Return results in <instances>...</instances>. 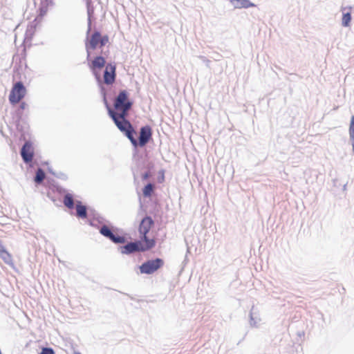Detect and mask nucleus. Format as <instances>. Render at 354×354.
Returning a JSON list of instances; mask_svg holds the SVG:
<instances>
[{
    "label": "nucleus",
    "mask_w": 354,
    "mask_h": 354,
    "mask_svg": "<svg viewBox=\"0 0 354 354\" xmlns=\"http://www.w3.org/2000/svg\"><path fill=\"white\" fill-rule=\"evenodd\" d=\"M45 178V173L41 169H38L36 172V176L35 178V181L37 183H41Z\"/></svg>",
    "instance_id": "obj_16"
},
{
    "label": "nucleus",
    "mask_w": 354,
    "mask_h": 354,
    "mask_svg": "<svg viewBox=\"0 0 354 354\" xmlns=\"http://www.w3.org/2000/svg\"><path fill=\"white\" fill-rule=\"evenodd\" d=\"M120 252L124 254H129L135 252H144L143 250L141 249V246L140 245L138 241L131 242L128 244L121 247Z\"/></svg>",
    "instance_id": "obj_11"
},
{
    "label": "nucleus",
    "mask_w": 354,
    "mask_h": 354,
    "mask_svg": "<svg viewBox=\"0 0 354 354\" xmlns=\"http://www.w3.org/2000/svg\"><path fill=\"white\" fill-rule=\"evenodd\" d=\"M26 104L25 102H21L20 104V109L21 110H24L26 109Z\"/></svg>",
    "instance_id": "obj_23"
},
{
    "label": "nucleus",
    "mask_w": 354,
    "mask_h": 354,
    "mask_svg": "<svg viewBox=\"0 0 354 354\" xmlns=\"http://www.w3.org/2000/svg\"><path fill=\"white\" fill-rule=\"evenodd\" d=\"M26 88L21 82L15 83L9 94V101L12 104L19 103L26 95Z\"/></svg>",
    "instance_id": "obj_4"
},
{
    "label": "nucleus",
    "mask_w": 354,
    "mask_h": 354,
    "mask_svg": "<svg viewBox=\"0 0 354 354\" xmlns=\"http://www.w3.org/2000/svg\"><path fill=\"white\" fill-rule=\"evenodd\" d=\"M6 250L4 245H3L2 241L0 240V253L2 252V251Z\"/></svg>",
    "instance_id": "obj_22"
},
{
    "label": "nucleus",
    "mask_w": 354,
    "mask_h": 354,
    "mask_svg": "<svg viewBox=\"0 0 354 354\" xmlns=\"http://www.w3.org/2000/svg\"><path fill=\"white\" fill-rule=\"evenodd\" d=\"M109 38L108 35H105L102 36L100 32H94L86 43L87 56H90V50H95L98 46L102 47L109 42Z\"/></svg>",
    "instance_id": "obj_3"
},
{
    "label": "nucleus",
    "mask_w": 354,
    "mask_h": 354,
    "mask_svg": "<svg viewBox=\"0 0 354 354\" xmlns=\"http://www.w3.org/2000/svg\"><path fill=\"white\" fill-rule=\"evenodd\" d=\"M351 20V16L350 12H346L343 15L342 17V25L344 26H348Z\"/></svg>",
    "instance_id": "obj_18"
},
{
    "label": "nucleus",
    "mask_w": 354,
    "mask_h": 354,
    "mask_svg": "<svg viewBox=\"0 0 354 354\" xmlns=\"http://www.w3.org/2000/svg\"><path fill=\"white\" fill-rule=\"evenodd\" d=\"M105 64L106 60L103 57L97 56L91 62L90 68L98 83L111 85L115 81L116 67L111 64L105 66Z\"/></svg>",
    "instance_id": "obj_2"
},
{
    "label": "nucleus",
    "mask_w": 354,
    "mask_h": 354,
    "mask_svg": "<svg viewBox=\"0 0 354 354\" xmlns=\"http://www.w3.org/2000/svg\"><path fill=\"white\" fill-rule=\"evenodd\" d=\"M158 181L162 183L165 181V174L163 171H160V176L158 178Z\"/></svg>",
    "instance_id": "obj_20"
},
{
    "label": "nucleus",
    "mask_w": 354,
    "mask_h": 354,
    "mask_svg": "<svg viewBox=\"0 0 354 354\" xmlns=\"http://www.w3.org/2000/svg\"><path fill=\"white\" fill-rule=\"evenodd\" d=\"M21 155L24 161L26 163L30 162L34 156V148L30 142H26L21 150Z\"/></svg>",
    "instance_id": "obj_9"
},
{
    "label": "nucleus",
    "mask_w": 354,
    "mask_h": 354,
    "mask_svg": "<svg viewBox=\"0 0 354 354\" xmlns=\"http://www.w3.org/2000/svg\"><path fill=\"white\" fill-rule=\"evenodd\" d=\"M154 226V221L150 216L143 218L138 227L139 234H150V231Z\"/></svg>",
    "instance_id": "obj_8"
},
{
    "label": "nucleus",
    "mask_w": 354,
    "mask_h": 354,
    "mask_svg": "<svg viewBox=\"0 0 354 354\" xmlns=\"http://www.w3.org/2000/svg\"><path fill=\"white\" fill-rule=\"evenodd\" d=\"M151 136H152L151 128L148 125L142 127L140 129L138 141L136 140L137 145L136 147L145 146L147 145V143L149 141V140L151 138Z\"/></svg>",
    "instance_id": "obj_7"
},
{
    "label": "nucleus",
    "mask_w": 354,
    "mask_h": 354,
    "mask_svg": "<svg viewBox=\"0 0 354 354\" xmlns=\"http://www.w3.org/2000/svg\"><path fill=\"white\" fill-rule=\"evenodd\" d=\"M40 354H55V353L51 348L43 347Z\"/></svg>",
    "instance_id": "obj_19"
},
{
    "label": "nucleus",
    "mask_w": 354,
    "mask_h": 354,
    "mask_svg": "<svg viewBox=\"0 0 354 354\" xmlns=\"http://www.w3.org/2000/svg\"><path fill=\"white\" fill-rule=\"evenodd\" d=\"M164 265V261L160 258L149 260L142 263L140 267L141 273L147 274H153Z\"/></svg>",
    "instance_id": "obj_5"
},
{
    "label": "nucleus",
    "mask_w": 354,
    "mask_h": 354,
    "mask_svg": "<svg viewBox=\"0 0 354 354\" xmlns=\"http://www.w3.org/2000/svg\"><path fill=\"white\" fill-rule=\"evenodd\" d=\"M149 177V174L148 173H146L145 174H144L143 176V178L144 179H147Z\"/></svg>",
    "instance_id": "obj_24"
},
{
    "label": "nucleus",
    "mask_w": 354,
    "mask_h": 354,
    "mask_svg": "<svg viewBox=\"0 0 354 354\" xmlns=\"http://www.w3.org/2000/svg\"><path fill=\"white\" fill-rule=\"evenodd\" d=\"M230 1L235 8H248L255 6V4L249 0H230Z\"/></svg>",
    "instance_id": "obj_12"
},
{
    "label": "nucleus",
    "mask_w": 354,
    "mask_h": 354,
    "mask_svg": "<svg viewBox=\"0 0 354 354\" xmlns=\"http://www.w3.org/2000/svg\"><path fill=\"white\" fill-rule=\"evenodd\" d=\"M140 240L138 241L141 249L144 252L150 250L153 248L156 244V239L153 235L151 234H139Z\"/></svg>",
    "instance_id": "obj_6"
},
{
    "label": "nucleus",
    "mask_w": 354,
    "mask_h": 354,
    "mask_svg": "<svg viewBox=\"0 0 354 354\" xmlns=\"http://www.w3.org/2000/svg\"><path fill=\"white\" fill-rule=\"evenodd\" d=\"M46 13V9L45 8H40L39 9V16L41 18Z\"/></svg>",
    "instance_id": "obj_21"
},
{
    "label": "nucleus",
    "mask_w": 354,
    "mask_h": 354,
    "mask_svg": "<svg viewBox=\"0 0 354 354\" xmlns=\"http://www.w3.org/2000/svg\"><path fill=\"white\" fill-rule=\"evenodd\" d=\"M0 257L8 265L13 264L12 255L6 250L0 253Z\"/></svg>",
    "instance_id": "obj_15"
},
{
    "label": "nucleus",
    "mask_w": 354,
    "mask_h": 354,
    "mask_svg": "<svg viewBox=\"0 0 354 354\" xmlns=\"http://www.w3.org/2000/svg\"><path fill=\"white\" fill-rule=\"evenodd\" d=\"M77 216L80 218H86L87 217V212L86 206L82 205L80 201L76 204Z\"/></svg>",
    "instance_id": "obj_13"
},
{
    "label": "nucleus",
    "mask_w": 354,
    "mask_h": 354,
    "mask_svg": "<svg viewBox=\"0 0 354 354\" xmlns=\"http://www.w3.org/2000/svg\"><path fill=\"white\" fill-rule=\"evenodd\" d=\"M63 203L66 207L69 209H73L74 207V200L73 195L71 194H66L63 199Z\"/></svg>",
    "instance_id": "obj_14"
},
{
    "label": "nucleus",
    "mask_w": 354,
    "mask_h": 354,
    "mask_svg": "<svg viewBox=\"0 0 354 354\" xmlns=\"http://www.w3.org/2000/svg\"><path fill=\"white\" fill-rule=\"evenodd\" d=\"M129 96V94L126 90L120 91L114 100V110L108 106V112L119 130L126 135L133 146H136L137 141L135 138L136 132L127 119L128 112L133 105Z\"/></svg>",
    "instance_id": "obj_1"
},
{
    "label": "nucleus",
    "mask_w": 354,
    "mask_h": 354,
    "mask_svg": "<svg viewBox=\"0 0 354 354\" xmlns=\"http://www.w3.org/2000/svg\"><path fill=\"white\" fill-rule=\"evenodd\" d=\"M153 185L151 183H149L144 187V189L142 190L143 195L145 197H150L153 193Z\"/></svg>",
    "instance_id": "obj_17"
},
{
    "label": "nucleus",
    "mask_w": 354,
    "mask_h": 354,
    "mask_svg": "<svg viewBox=\"0 0 354 354\" xmlns=\"http://www.w3.org/2000/svg\"><path fill=\"white\" fill-rule=\"evenodd\" d=\"M100 233L109 238L110 240H111L113 242L115 243H123L125 242V239L124 237L123 236H116L112 232L111 230H110V228L109 227H107L106 225H103L101 228H100Z\"/></svg>",
    "instance_id": "obj_10"
}]
</instances>
